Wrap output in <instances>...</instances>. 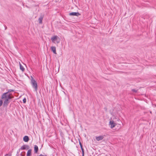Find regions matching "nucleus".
I'll return each mask as SVG.
<instances>
[{"label": "nucleus", "mask_w": 156, "mask_h": 156, "mask_svg": "<svg viewBox=\"0 0 156 156\" xmlns=\"http://www.w3.org/2000/svg\"><path fill=\"white\" fill-rule=\"evenodd\" d=\"M84 154H82V156H84Z\"/></svg>", "instance_id": "obj_24"}, {"label": "nucleus", "mask_w": 156, "mask_h": 156, "mask_svg": "<svg viewBox=\"0 0 156 156\" xmlns=\"http://www.w3.org/2000/svg\"><path fill=\"white\" fill-rule=\"evenodd\" d=\"M3 100L0 99V107L3 104Z\"/></svg>", "instance_id": "obj_15"}, {"label": "nucleus", "mask_w": 156, "mask_h": 156, "mask_svg": "<svg viewBox=\"0 0 156 156\" xmlns=\"http://www.w3.org/2000/svg\"><path fill=\"white\" fill-rule=\"evenodd\" d=\"M109 125H110L111 128L112 129L117 125L114 122L113 120L110 121L109 122Z\"/></svg>", "instance_id": "obj_4"}, {"label": "nucleus", "mask_w": 156, "mask_h": 156, "mask_svg": "<svg viewBox=\"0 0 156 156\" xmlns=\"http://www.w3.org/2000/svg\"><path fill=\"white\" fill-rule=\"evenodd\" d=\"M44 17V15L43 14H41L40 17L38 19V21L39 23L40 24L42 23V20Z\"/></svg>", "instance_id": "obj_7"}, {"label": "nucleus", "mask_w": 156, "mask_h": 156, "mask_svg": "<svg viewBox=\"0 0 156 156\" xmlns=\"http://www.w3.org/2000/svg\"><path fill=\"white\" fill-rule=\"evenodd\" d=\"M5 156H11V155L7 154H5Z\"/></svg>", "instance_id": "obj_20"}, {"label": "nucleus", "mask_w": 156, "mask_h": 156, "mask_svg": "<svg viewBox=\"0 0 156 156\" xmlns=\"http://www.w3.org/2000/svg\"><path fill=\"white\" fill-rule=\"evenodd\" d=\"M51 50L55 54H57L56 51V48L55 46H52L51 47Z\"/></svg>", "instance_id": "obj_9"}, {"label": "nucleus", "mask_w": 156, "mask_h": 156, "mask_svg": "<svg viewBox=\"0 0 156 156\" xmlns=\"http://www.w3.org/2000/svg\"><path fill=\"white\" fill-rule=\"evenodd\" d=\"M82 154H84V151H82Z\"/></svg>", "instance_id": "obj_23"}, {"label": "nucleus", "mask_w": 156, "mask_h": 156, "mask_svg": "<svg viewBox=\"0 0 156 156\" xmlns=\"http://www.w3.org/2000/svg\"><path fill=\"white\" fill-rule=\"evenodd\" d=\"M51 40L52 42L54 43H58L60 42L59 38L57 36H55L51 37Z\"/></svg>", "instance_id": "obj_3"}, {"label": "nucleus", "mask_w": 156, "mask_h": 156, "mask_svg": "<svg viewBox=\"0 0 156 156\" xmlns=\"http://www.w3.org/2000/svg\"><path fill=\"white\" fill-rule=\"evenodd\" d=\"M17 156H19L18 155Z\"/></svg>", "instance_id": "obj_26"}, {"label": "nucleus", "mask_w": 156, "mask_h": 156, "mask_svg": "<svg viewBox=\"0 0 156 156\" xmlns=\"http://www.w3.org/2000/svg\"><path fill=\"white\" fill-rule=\"evenodd\" d=\"M26 102V99L24 98L23 100V102L24 103H25Z\"/></svg>", "instance_id": "obj_18"}, {"label": "nucleus", "mask_w": 156, "mask_h": 156, "mask_svg": "<svg viewBox=\"0 0 156 156\" xmlns=\"http://www.w3.org/2000/svg\"><path fill=\"white\" fill-rule=\"evenodd\" d=\"M13 98V96L8 93H4L1 96V98L3 101V106L7 107L10 101V100Z\"/></svg>", "instance_id": "obj_1"}, {"label": "nucleus", "mask_w": 156, "mask_h": 156, "mask_svg": "<svg viewBox=\"0 0 156 156\" xmlns=\"http://www.w3.org/2000/svg\"><path fill=\"white\" fill-rule=\"evenodd\" d=\"M32 150L31 149H29L28 150L27 156H30L31 155V152Z\"/></svg>", "instance_id": "obj_11"}, {"label": "nucleus", "mask_w": 156, "mask_h": 156, "mask_svg": "<svg viewBox=\"0 0 156 156\" xmlns=\"http://www.w3.org/2000/svg\"><path fill=\"white\" fill-rule=\"evenodd\" d=\"M14 91V90L12 89H9L8 90V91L6 93H9L11 92H13Z\"/></svg>", "instance_id": "obj_16"}, {"label": "nucleus", "mask_w": 156, "mask_h": 156, "mask_svg": "<svg viewBox=\"0 0 156 156\" xmlns=\"http://www.w3.org/2000/svg\"><path fill=\"white\" fill-rule=\"evenodd\" d=\"M81 148V150H82V151H84V150L83 149V147H82V148Z\"/></svg>", "instance_id": "obj_22"}, {"label": "nucleus", "mask_w": 156, "mask_h": 156, "mask_svg": "<svg viewBox=\"0 0 156 156\" xmlns=\"http://www.w3.org/2000/svg\"><path fill=\"white\" fill-rule=\"evenodd\" d=\"M20 69L23 72L25 70V69L21 65L20 63Z\"/></svg>", "instance_id": "obj_13"}, {"label": "nucleus", "mask_w": 156, "mask_h": 156, "mask_svg": "<svg viewBox=\"0 0 156 156\" xmlns=\"http://www.w3.org/2000/svg\"><path fill=\"white\" fill-rule=\"evenodd\" d=\"M104 138V136H98L96 137V139L98 141H99L100 140H102Z\"/></svg>", "instance_id": "obj_8"}, {"label": "nucleus", "mask_w": 156, "mask_h": 156, "mask_svg": "<svg viewBox=\"0 0 156 156\" xmlns=\"http://www.w3.org/2000/svg\"><path fill=\"white\" fill-rule=\"evenodd\" d=\"M23 140L25 142H27L29 140V138L28 136H25L23 138Z\"/></svg>", "instance_id": "obj_10"}, {"label": "nucleus", "mask_w": 156, "mask_h": 156, "mask_svg": "<svg viewBox=\"0 0 156 156\" xmlns=\"http://www.w3.org/2000/svg\"><path fill=\"white\" fill-rule=\"evenodd\" d=\"M79 144L80 146V148H82V147H83L82 144L80 141L79 142Z\"/></svg>", "instance_id": "obj_19"}, {"label": "nucleus", "mask_w": 156, "mask_h": 156, "mask_svg": "<svg viewBox=\"0 0 156 156\" xmlns=\"http://www.w3.org/2000/svg\"><path fill=\"white\" fill-rule=\"evenodd\" d=\"M132 91L135 92V93H136L137 91V90H136L135 89H133L132 90Z\"/></svg>", "instance_id": "obj_17"}, {"label": "nucleus", "mask_w": 156, "mask_h": 156, "mask_svg": "<svg viewBox=\"0 0 156 156\" xmlns=\"http://www.w3.org/2000/svg\"><path fill=\"white\" fill-rule=\"evenodd\" d=\"M69 15L71 16H79L80 15V14L78 12H72L69 13Z\"/></svg>", "instance_id": "obj_6"}, {"label": "nucleus", "mask_w": 156, "mask_h": 156, "mask_svg": "<svg viewBox=\"0 0 156 156\" xmlns=\"http://www.w3.org/2000/svg\"><path fill=\"white\" fill-rule=\"evenodd\" d=\"M38 147L37 145H35L34 147V150L35 153H37L38 151Z\"/></svg>", "instance_id": "obj_12"}, {"label": "nucleus", "mask_w": 156, "mask_h": 156, "mask_svg": "<svg viewBox=\"0 0 156 156\" xmlns=\"http://www.w3.org/2000/svg\"><path fill=\"white\" fill-rule=\"evenodd\" d=\"M29 146L27 145H24L22 146L20 148V149L23 150L25 149H28L29 148Z\"/></svg>", "instance_id": "obj_5"}, {"label": "nucleus", "mask_w": 156, "mask_h": 156, "mask_svg": "<svg viewBox=\"0 0 156 156\" xmlns=\"http://www.w3.org/2000/svg\"><path fill=\"white\" fill-rule=\"evenodd\" d=\"M117 126L118 127V128H117L116 129L117 130H119V129L121 128V125H120V124H119Z\"/></svg>", "instance_id": "obj_14"}, {"label": "nucleus", "mask_w": 156, "mask_h": 156, "mask_svg": "<svg viewBox=\"0 0 156 156\" xmlns=\"http://www.w3.org/2000/svg\"><path fill=\"white\" fill-rule=\"evenodd\" d=\"M37 156H47L46 155H44L41 154L40 155Z\"/></svg>", "instance_id": "obj_21"}, {"label": "nucleus", "mask_w": 156, "mask_h": 156, "mask_svg": "<svg viewBox=\"0 0 156 156\" xmlns=\"http://www.w3.org/2000/svg\"><path fill=\"white\" fill-rule=\"evenodd\" d=\"M7 27H5V29H6Z\"/></svg>", "instance_id": "obj_25"}, {"label": "nucleus", "mask_w": 156, "mask_h": 156, "mask_svg": "<svg viewBox=\"0 0 156 156\" xmlns=\"http://www.w3.org/2000/svg\"><path fill=\"white\" fill-rule=\"evenodd\" d=\"M31 84L33 88L35 89L36 91H37V82L34 79L32 76H31Z\"/></svg>", "instance_id": "obj_2"}]
</instances>
